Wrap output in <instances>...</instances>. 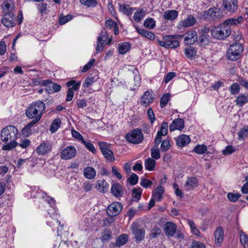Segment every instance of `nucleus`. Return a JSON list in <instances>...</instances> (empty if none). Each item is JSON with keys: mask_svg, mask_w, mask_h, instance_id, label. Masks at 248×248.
<instances>
[{"mask_svg": "<svg viewBox=\"0 0 248 248\" xmlns=\"http://www.w3.org/2000/svg\"><path fill=\"white\" fill-rule=\"evenodd\" d=\"M18 130L14 125H8L3 128L0 133V139L5 143L2 147L3 150L10 151L16 148L18 143L16 141Z\"/></svg>", "mask_w": 248, "mask_h": 248, "instance_id": "obj_1", "label": "nucleus"}, {"mask_svg": "<svg viewBox=\"0 0 248 248\" xmlns=\"http://www.w3.org/2000/svg\"><path fill=\"white\" fill-rule=\"evenodd\" d=\"M45 109V104L42 101L37 100L30 105L25 113L29 119L36 118L37 121H40Z\"/></svg>", "mask_w": 248, "mask_h": 248, "instance_id": "obj_2", "label": "nucleus"}, {"mask_svg": "<svg viewBox=\"0 0 248 248\" xmlns=\"http://www.w3.org/2000/svg\"><path fill=\"white\" fill-rule=\"evenodd\" d=\"M211 32L214 38L218 40H223L230 35L231 29L230 26L223 22L217 26L214 27L211 30Z\"/></svg>", "mask_w": 248, "mask_h": 248, "instance_id": "obj_3", "label": "nucleus"}, {"mask_svg": "<svg viewBox=\"0 0 248 248\" xmlns=\"http://www.w3.org/2000/svg\"><path fill=\"white\" fill-rule=\"evenodd\" d=\"M125 138L126 141L129 143L138 144L143 141L144 137L141 130L136 128L128 132L125 135Z\"/></svg>", "mask_w": 248, "mask_h": 248, "instance_id": "obj_4", "label": "nucleus"}, {"mask_svg": "<svg viewBox=\"0 0 248 248\" xmlns=\"http://www.w3.org/2000/svg\"><path fill=\"white\" fill-rule=\"evenodd\" d=\"M243 50L242 46L240 44L234 43L230 46L227 52L228 59L231 61L237 60Z\"/></svg>", "mask_w": 248, "mask_h": 248, "instance_id": "obj_5", "label": "nucleus"}, {"mask_svg": "<svg viewBox=\"0 0 248 248\" xmlns=\"http://www.w3.org/2000/svg\"><path fill=\"white\" fill-rule=\"evenodd\" d=\"M157 41L160 46L165 48H175L179 46V42L174 35L164 36L162 41Z\"/></svg>", "mask_w": 248, "mask_h": 248, "instance_id": "obj_6", "label": "nucleus"}, {"mask_svg": "<svg viewBox=\"0 0 248 248\" xmlns=\"http://www.w3.org/2000/svg\"><path fill=\"white\" fill-rule=\"evenodd\" d=\"M108 35L107 31L104 30L102 31L100 34L97 38V46L96 50L97 52L102 51L106 44L109 45L111 41V38L108 40Z\"/></svg>", "mask_w": 248, "mask_h": 248, "instance_id": "obj_7", "label": "nucleus"}, {"mask_svg": "<svg viewBox=\"0 0 248 248\" xmlns=\"http://www.w3.org/2000/svg\"><path fill=\"white\" fill-rule=\"evenodd\" d=\"M203 16L213 20H217L223 16V12L218 8H210L205 12Z\"/></svg>", "mask_w": 248, "mask_h": 248, "instance_id": "obj_8", "label": "nucleus"}, {"mask_svg": "<svg viewBox=\"0 0 248 248\" xmlns=\"http://www.w3.org/2000/svg\"><path fill=\"white\" fill-rule=\"evenodd\" d=\"M77 153V149L74 146H69L62 150L60 157L63 160H69L75 157Z\"/></svg>", "mask_w": 248, "mask_h": 248, "instance_id": "obj_9", "label": "nucleus"}, {"mask_svg": "<svg viewBox=\"0 0 248 248\" xmlns=\"http://www.w3.org/2000/svg\"><path fill=\"white\" fill-rule=\"evenodd\" d=\"M122 205L118 202H113L108 207L107 213L108 216L113 217L117 216L122 210Z\"/></svg>", "mask_w": 248, "mask_h": 248, "instance_id": "obj_10", "label": "nucleus"}, {"mask_svg": "<svg viewBox=\"0 0 248 248\" xmlns=\"http://www.w3.org/2000/svg\"><path fill=\"white\" fill-rule=\"evenodd\" d=\"M131 231L136 242H140L144 239L145 235L144 229L140 228L137 224H133L131 226Z\"/></svg>", "mask_w": 248, "mask_h": 248, "instance_id": "obj_11", "label": "nucleus"}, {"mask_svg": "<svg viewBox=\"0 0 248 248\" xmlns=\"http://www.w3.org/2000/svg\"><path fill=\"white\" fill-rule=\"evenodd\" d=\"M15 14H4L1 19L2 24L7 28H11L16 25Z\"/></svg>", "mask_w": 248, "mask_h": 248, "instance_id": "obj_12", "label": "nucleus"}, {"mask_svg": "<svg viewBox=\"0 0 248 248\" xmlns=\"http://www.w3.org/2000/svg\"><path fill=\"white\" fill-rule=\"evenodd\" d=\"M224 8L228 12L233 13L238 8L237 0H223Z\"/></svg>", "mask_w": 248, "mask_h": 248, "instance_id": "obj_13", "label": "nucleus"}, {"mask_svg": "<svg viewBox=\"0 0 248 248\" xmlns=\"http://www.w3.org/2000/svg\"><path fill=\"white\" fill-rule=\"evenodd\" d=\"M196 20L195 17L191 15H188L187 17L182 19L179 22L180 28H187L193 26L196 23Z\"/></svg>", "mask_w": 248, "mask_h": 248, "instance_id": "obj_14", "label": "nucleus"}, {"mask_svg": "<svg viewBox=\"0 0 248 248\" xmlns=\"http://www.w3.org/2000/svg\"><path fill=\"white\" fill-rule=\"evenodd\" d=\"M154 96L152 93L149 91L144 92L140 100L141 105L147 107L153 102Z\"/></svg>", "mask_w": 248, "mask_h": 248, "instance_id": "obj_15", "label": "nucleus"}, {"mask_svg": "<svg viewBox=\"0 0 248 248\" xmlns=\"http://www.w3.org/2000/svg\"><path fill=\"white\" fill-rule=\"evenodd\" d=\"M176 225L171 222H167L164 225L163 230L165 234L168 237H171L174 235L176 231Z\"/></svg>", "mask_w": 248, "mask_h": 248, "instance_id": "obj_16", "label": "nucleus"}, {"mask_svg": "<svg viewBox=\"0 0 248 248\" xmlns=\"http://www.w3.org/2000/svg\"><path fill=\"white\" fill-rule=\"evenodd\" d=\"M51 150V145L48 142H43L41 143L36 149L37 154L40 155H45L49 152Z\"/></svg>", "mask_w": 248, "mask_h": 248, "instance_id": "obj_17", "label": "nucleus"}, {"mask_svg": "<svg viewBox=\"0 0 248 248\" xmlns=\"http://www.w3.org/2000/svg\"><path fill=\"white\" fill-rule=\"evenodd\" d=\"M197 39V32L194 31H190L186 33L184 41L186 44L191 45L195 42Z\"/></svg>", "mask_w": 248, "mask_h": 248, "instance_id": "obj_18", "label": "nucleus"}, {"mask_svg": "<svg viewBox=\"0 0 248 248\" xmlns=\"http://www.w3.org/2000/svg\"><path fill=\"white\" fill-rule=\"evenodd\" d=\"M184 121L181 118L174 120L170 125V130L173 131L175 130H182L184 127Z\"/></svg>", "mask_w": 248, "mask_h": 248, "instance_id": "obj_19", "label": "nucleus"}, {"mask_svg": "<svg viewBox=\"0 0 248 248\" xmlns=\"http://www.w3.org/2000/svg\"><path fill=\"white\" fill-rule=\"evenodd\" d=\"M113 29V31L115 35L119 34L118 26L116 22H114L111 19H109L106 21L105 28L104 30H108Z\"/></svg>", "mask_w": 248, "mask_h": 248, "instance_id": "obj_20", "label": "nucleus"}, {"mask_svg": "<svg viewBox=\"0 0 248 248\" xmlns=\"http://www.w3.org/2000/svg\"><path fill=\"white\" fill-rule=\"evenodd\" d=\"M198 185V182L196 178L190 177L187 179L185 184V188L187 190L193 189Z\"/></svg>", "mask_w": 248, "mask_h": 248, "instance_id": "obj_21", "label": "nucleus"}, {"mask_svg": "<svg viewBox=\"0 0 248 248\" xmlns=\"http://www.w3.org/2000/svg\"><path fill=\"white\" fill-rule=\"evenodd\" d=\"M2 8L5 14H15V6L11 0L4 1L2 3Z\"/></svg>", "mask_w": 248, "mask_h": 248, "instance_id": "obj_22", "label": "nucleus"}, {"mask_svg": "<svg viewBox=\"0 0 248 248\" xmlns=\"http://www.w3.org/2000/svg\"><path fill=\"white\" fill-rule=\"evenodd\" d=\"M224 236V231L221 227H218L215 232V242L217 243L219 246L223 241Z\"/></svg>", "mask_w": 248, "mask_h": 248, "instance_id": "obj_23", "label": "nucleus"}, {"mask_svg": "<svg viewBox=\"0 0 248 248\" xmlns=\"http://www.w3.org/2000/svg\"><path fill=\"white\" fill-rule=\"evenodd\" d=\"M96 170L93 167H87L84 169L83 175L86 179H93L96 176Z\"/></svg>", "mask_w": 248, "mask_h": 248, "instance_id": "obj_24", "label": "nucleus"}, {"mask_svg": "<svg viewBox=\"0 0 248 248\" xmlns=\"http://www.w3.org/2000/svg\"><path fill=\"white\" fill-rule=\"evenodd\" d=\"M111 192L115 197H119L123 194V187L119 184L115 183L111 186Z\"/></svg>", "mask_w": 248, "mask_h": 248, "instance_id": "obj_25", "label": "nucleus"}, {"mask_svg": "<svg viewBox=\"0 0 248 248\" xmlns=\"http://www.w3.org/2000/svg\"><path fill=\"white\" fill-rule=\"evenodd\" d=\"M190 142V138L186 135H181L176 140V144L179 147H184Z\"/></svg>", "mask_w": 248, "mask_h": 248, "instance_id": "obj_26", "label": "nucleus"}, {"mask_svg": "<svg viewBox=\"0 0 248 248\" xmlns=\"http://www.w3.org/2000/svg\"><path fill=\"white\" fill-rule=\"evenodd\" d=\"M137 31L141 35H142L150 40H154L155 39V35L152 32L140 29L135 26Z\"/></svg>", "mask_w": 248, "mask_h": 248, "instance_id": "obj_27", "label": "nucleus"}, {"mask_svg": "<svg viewBox=\"0 0 248 248\" xmlns=\"http://www.w3.org/2000/svg\"><path fill=\"white\" fill-rule=\"evenodd\" d=\"M164 192V188L161 186H158L155 191L153 192V198L156 201H160L162 198V194Z\"/></svg>", "mask_w": 248, "mask_h": 248, "instance_id": "obj_28", "label": "nucleus"}, {"mask_svg": "<svg viewBox=\"0 0 248 248\" xmlns=\"http://www.w3.org/2000/svg\"><path fill=\"white\" fill-rule=\"evenodd\" d=\"M184 52L187 58L193 60L196 56L197 50L194 47L188 46L185 49Z\"/></svg>", "mask_w": 248, "mask_h": 248, "instance_id": "obj_29", "label": "nucleus"}, {"mask_svg": "<svg viewBox=\"0 0 248 248\" xmlns=\"http://www.w3.org/2000/svg\"><path fill=\"white\" fill-rule=\"evenodd\" d=\"M135 9L127 4H119V11L127 16L131 15Z\"/></svg>", "mask_w": 248, "mask_h": 248, "instance_id": "obj_30", "label": "nucleus"}, {"mask_svg": "<svg viewBox=\"0 0 248 248\" xmlns=\"http://www.w3.org/2000/svg\"><path fill=\"white\" fill-rule=\"evenodd\" d=\"M178 12L174 10H168L164 12L163 17L167 20H173L177 18Z\"/></svg>", "mask_w": 248, "mask_h": 248, "instance_id": "obj_31", "label": "nucleus"}, {"mask_svg": "<svg viewBox=\"0 0 248 248\" xmlns=\"http://www.w3.org/2000/svg\"><path fill=\"white\" fill-rule=\"evenodd\" d=\"M128 240V235L127 234L123 233L118 236L116 242L115 246L120 247L125 244Z\"/></svg>", "mask_w": 248, "mask_h": 248, "instance_id": "obj_32", "label": "nucleus"}, {"mask_svg": "<svg viewBox=\"0 0 248 248\" xmlns=\"http://www.w3.org/2000/svg\"><path fill=\"white\" fill-rule=\"evenodd\" d=\"M109 185L106 183L105 180H98L97 182L96 188L100 192L103 193L108 189Z\"/></svg>", "mask_w": 248, "mask_h": 248, "instance_id": "obj_33", "label": "nucleus"}, {"mask_svg": "<svg viewBox=\"0 0 248 248\" xmlns=\"http://www.w3.org/2000/svg\"><path fill=\"white\" fill-rule=\"evenodd\" d=\"M131 48V44L129 42H124L118 45L119 52L121 54H124L128 52Z\"/></svg>", "mask_w": 248, "mask_h": 248, "instance_id": "obj_34", "label": "nucleus"}, {"mask_svg": "<svg viewBox=\"0 0 248 248\" xmlns=\"http://www.w3.org/2000/svg\"><path fill=\"white\" fill-rule=\"evenodd\" d=\"M248 102V94H240L235 100L236 105L242 107Z\"/></svg>", "mask_w": 248, "mask_h": 248, "instance_id": "obj_35", "label": "nucleus"}, {"mask_svg": "<svg viewBox=\"0 0 248 248\" xmlns=\"http://www.w3.org/2000/svg\"><path fill=\"white\" fill-rule=\"evenodd\" d=\"M37 8L38 12L42 16L46 15L48 13L49 10L47 7V4L46 3L41 2L37 5Z\"/></svg>", "mask_w": 248, "mask_h": 248, "instance_id": "obj_36", "label": "nucleus"}, {"mask_svg": "<svg viewBox=\"0 0 248 248\" xmlns=\"http://www.w3.org/2000/svg\"><path fill=\"white\" fill-rule=\"evenodd\" d=\"M243 20V17L240 16L236 18H229L226 19L224 22L226 24L230 25H236L241 23Z\"/></svg>", "mask_w": 248, "mask_h": 248, "instance_id": "obj_37", "label": "nucleus"}, {"mask_svg": "<svg viewBox=\"0 0 248 248\" xmlns=\"http://www.w3.org/2000/svg\"><path fill=\"white\" fill-rule=\"evenodd\" d=\"M156 161L151 158H148L145 161V169L148 170H153L155 167Z\"/></svg>", "mask_w": 248, "mask_h": 248, "instance_id": "obj_38", "label": "nucleus"}, {"mask_svg": "<svg viewBox=\"0 0 248 248\" xmlns=\"http://www.w3.org/2000/svg\"><path fill=\"white\" fill-rule=\"evenodd\" d=\"M112 238V232L110 229H105L102 232L101 239L104 241H108Z\"/></svg>", "mask_w": 248, "mask_h": 248, "instance_id": "obj_39", "label": "nucleus"}, {"mask_svg": "<svg viewBox=\"0 0 248 248\" xmlns=\"http://www.w3.org/2000/svg\"><path fill=\"white\" fill-rule=\"evenodd\" d=\"M81 84V81H77L74 80H71L66 83V85L67 87H70L72 86V88L70 89H72V91L74 92V91H78L80 88V86Z\"/></svg>", "mask_w": 248, "mask_h": 248, "instance_id": "obj_40", "label": "nucleus"}, {"mask_svg": "<svg viewBox=\"0 0 248 248\" xmlns=\"http://www.w3.org/2000/svg\"><path fill=\"white\" fill-rule=\"evenodd\" d=\"M81 84V81H77L74 80H71L66 83V85L67 87H70L72 86V88L70 89H72V91L74 92V91H78L80 88V86Z\"/></svg>", "mask_w": 248, "mask_h": 248, "instance_id": "obj_41", "label": "nucleus"}, {"mask_svg": "<svg viewBox=\"0 0 248 248\" xmlns=\"http://www.w3.org/2000/svg\"><path fill=\"white\" fill-rule=\"evenodd\" d=\"M61 124V120L59 118L55 119L52 123L49 130L52 133H55L60 127Z\"/></svg>", "mask_w": 248, "mask_h": 248, "instance_id": "obj_42", "label": "nucleus"}, {"mask_svg": "<svg viewBox=\"0 0 248 248\" xmlns=\"http://www.w3.org/2000/svg\"><path fill=\"white\" fill-rule=\"evenodd\" d=\"M145 16V12L143 9L137 10L134 14V18L136 22H140Z\"/></svg>", "mask_w": 248, "mask_h": 248, "instance_id": "obj_43", "label": "nucleus"}, {"mask_svg": "<svg viewBox=\"0 0 248 248\" xmlns=\"http://www.w3.org/2000/svg\"><path fill=\"white\" fill-rule=\"evenodd\" d=\"M237 134L239 140H244L248 135V126H244L240 130Z\"/></svg>", "mask_w": 248, "mask_h": 248, "instance_id": "obj_44", "label": "nucleus"}, {"mask_svg": "<svg viewBox=\"0 0 248 248\" xmlns=\"http://www.w3.org/2000/svg\"><path fill=\"white\" fill-rule=\"evenodd\" d=\"M144 26L147 29H153L155 26V21L153 18H148L144 21Z\"/></svg>", "mask_w": 248, "mask_h": 248, "instance_id": "obj_45", "label": "nucleus"}, {"mask_svg": "<svg viewBox=\"0 0 248 248\" xmlns=\"http://www.w3.org/2000/svg\"><path fill=\"white\" fill-rule=\"evenodd\" d=\"M207 150V147L204 145H198L193 149V151L198 154H203Z\"/></svg>", "mask_w": 248, "mask_h": 248, "instance_id": "obj_46", "label": "nucleus"}, {"mask_svg": "<svg viewBox=\"0 0 248 248\" xmlns=\"http://www.w3.org/2000/svg\"><path fill=\"white\" fill-rule=\"evenodd\" d=\"M142 189L140 187L134 188L132 189V196L136 201H138L140 199Z\"/></svg>", "mask_w": 248, "mask_h": 248, "instance_id": "obj_47", "label": "nucleus"}, {"mask_svg": "<svg viewBox=\"0 0 248 248\" xmlns=\"http://www.w3.org/2000/svg\"><path fill=\"white\" fill-rule=\"evenodd\" d=\"M240 240L244 248H248V236L242 232L240 234Z\"/></svg>", "mask_w": 248, "mask_h": 248, "instance_id": "obj_48", "label": "nucleus"}, {"mask_svg": "<svg viewBox=\"0 0 248 248\" xmlns=\"http://www.w3.org/2000/svg\"><path fill=\"white\" fill-rule=\"evenodd\" d=\"M170 95L169 93L164 94L160 99V105L161 108H164L170 100Z\"/></svg>", "mask_w": 248, "mask_h": 248, "instance_id": "obj_49", "label": "nucleus"}, {"mask_svg": "<svg viewBox=\"0 0 248 248\" xmlns=\"http://www.w3.org/2000/svg\"><path fill=\"white\" fill-rule=\"evenodd\" d=\"M95 81V79L94 77L88 76L87 78H86L83 84V86L84 87L89 88Z\"/></svg>", "mask_w": 248, "mask_h": 248, "instance_id": "obj_50", "label": "nucleus"}, {"mask_svg": "<svg viewBox=\"0 0 248 248\" xmlns=\"http://www.w3.org/2000/svg\"><path fill=\"white\" fill-rule=\"evenodd\" d=\"M230 91L232 95L237 94L240 91V86L237 83H234L232 84L230 87Z\"/></svg>", "mask_w": 248, "mask_h": 248, "instance_id": "obj_51", "label": "nucleus"}, {"mask_svg": "<svg viewBox=\"0 0 248 248\" xmlns=\"http://www.w3.org/2000/svg\"><path fill=\"white\" fill-rule=\"evenodd\" d=\"M102 154L104 157L108 160L112 161L114 159L113 152L108 149L104 151V152H102Z\"/></svg>", "mask_w": 248, "mask_h": 248, "instance_id": "obj_52", "label": "nucleus"}, {"mask_svg": "<svg viewBox=\"0 0 248 248\" xmlns=\"http://www.w3.org/2000/svg\"><path fill=\"white\" fill-rule=\"evenodd\" d=\"M82 143L84 144L87 149L93 153L94 154L96 152L94 145L90 141H86L84 140Z\"/></svg>", "mask_w": 248, "mask_h": 248, "instance_id": "obj_53", "label": "nucleus"}, {"mask_svg": "<svg viewBox=\"0 0 248 248\" xmlns=\"http://www.w3.org/2000/svg\"><path fill=\"white\" fill-rule=\"evenodd\" d=\"M48 203L50 205V208H52L53 213L50 212V209H48V213L50 215L54 214L56 210L53 206L55 205V200L54 199L50 197H48L47 199L46 200Z\"/></svg>", "mask_w": 248, "mask_h": 248, "instance_id": "obj_54", "label": "nucleus"}, {"mask_svg": "<svg viewBox=\"0 0 248 248\" xmlns=\"http://www.w3.org/2000/svg\"><path fill=\"white\" fill-rule=\"evenodd\" d=\"M161 230L160 228L156 227L151 230L150 236L151 239L155 238L160 234Z\"/></svg>", "mask_w": 248, "mask_h": 248, "instance_id": "obj_55", "label": "nucleus"}, {"mask_svg": "<svg viewBox=\"0 0 248 248\" xmlns=\"http://www.w3.org/2000/svg\"><path fill=\"white\" fill-rule=\"evenodd\" d=\"M80 2L88 7H95L97 4V1L95 0H80Z\"/></svg>", "mask_w": 248, "mask_h": 248, "instance_id": "obj_56", "label": "nucleus"}, {"mask_svg": "<svg viewBox=\"0 0 248 248\" xmlns=\"http://www.w3.org/2000/svg\"><path fill=\"white\" fill-rule=\"evenodd\" d=\"M153 182L143 177L141 178L140 185L144 188H148L150 186H152Z\"/></svg>", "mask_w": 248, "mask_h": 248, "instance_id": "obj_57", "label": "nucleus"}, {"mask_svg": "<svg viewBox=\"0 0 248 248\" xmlns=\"http://www.w3.org/2000/svg\"><path fill=\"white\" fill-rule=\"evenodd\" d=\"M151 155L153 159H158L160 157V151L158 148H152Z\"/></svg>", "mask_w": 248, "mask_h": 248, "instance_id": "obj_58", "label": "nucleus"}, {"mask_svg": "<svg viewBox=\"0 0 248 248\" xmlns=\"http://www.w3.org/2000/svg\"><path fill=\"white\" fill-rule=\"evenodd\" d=\"M240 194L239 193L233 194L229 193L227 195V198L230 201L232 202H235L240 197Z\"/></svg>", "mask_w": 248, "mask_h": 248, "instance_id": "obj_59", "label": "nucleus"}, {"mask_svg": "<svg viewBox=\"0 0 248 248\" xmlns=\"http://www.w3.org/2000/svg\"><path fill=\"white\" fill-rule=\"evenodd\" d=\"M95 62V59H91L86 65H85L82 69V72L85 73L87 72L89 69H90Z\"/></svg>", "mask_w": 248, "mask_h": 248, "instance_id": "obj_60", "label": "nucleus"}, {"mask_svg": "<svg viewBox=\"0 0 248 248\" xmlns=\"http://www.w3.org/2000/svg\"><path fill=\"white\" fill-rule=\"evenodd\" d=\"M170 147V145L168 140H164L162 141L160 147L162 151L164 152L168 150Z\"/></svg>", "mask_w": 248, "mask_h": 248, "instance_id": "obj_61", "label": "nucleus"}, {"mask_svg": "<svg viewBox=\"0 0 248 248\" xmlns=\"http://www.w3.org/2000/svg\"><path fill=\"white\" fill-rule=\"evenodd\" d=\"M168 124L167 122H163L162 124L161 129L158 132L165 136L168 133Z\"/></svg>", "mask_w": 248, "mask_h": 248, "instance_id": "obj_62", "label": "nucleus"}, {"mask_svg": "<svg viewBox=\"0 0 248 248\" xmlns=\"http://www.w3.org/2000/svg\"><path fill=\"white\" fill-rule=\"evenodd\" d=\"M72 18V16L70 15H67L66 16L60 17L59 19V24L60 25H63L71 20Z\"/></svg>", "mask_w": 248, "mask_h": 248, "instance_id": "obj_63", "label": "nucleus"}, {"mask_svg": "<svg viewBox=\"0 0 248 248\" xmlns=\"http://www.w3.org/2000/svg\"><path fill=\"white\" fill-rule=\"evenodd\" d=\"M128 181L131 185H135L138 182V176L135 173L132 174L128 178Z\"/></svg>", "mask_w": 248, "mask_h": 248, "instance_id": "obj_64", "label": "nucleus"}]
</instances>
